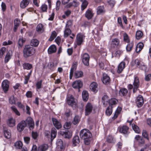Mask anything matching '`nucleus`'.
Instances as JSON below:
<instances>
[{
    "instance_id": "obj_1",
    "label": "nucleus",
    "mask_w": 151,
    "mask_h": 151,
    "mask_svg": "<svg viewBox=\"0 0 151 151\" xmlns=\"http://www.w3.org/2000/svg\"><path fill=\"white\" fill-rule=\"evenodd\" d=\"M35 52V49L32 46L29 45H26L23 51V56L25 58H28L33 55Z\"/></svg>"
},
{
    "instance_id": "obj_2",
    "label": "nucleus",
    "mask_w": 151,
    "mask_h": 151,
    "mask_svg": "<svg viewBox=\"0 0 151 151\" xmlns=\"http://www.w3.org/2000/svg\"><path fill=\"white\" fill-rule=\"evenodd\" d=\"M80 138L82 139L91 138V134L88 130L86 129H83L80 132Z\"/></svg>"
},
{
    "instance_id": "obj_3",
    "label": "nucleus",
    "mask_w": 151,
    "mask_h": 151,
    "mask_svg": "<svg viewBox=\"0 0 151 151\" xmlns=\"http://www.w3.org/2000/svg\"><path fill=\"white\" fill-rule=\"evenodd\" d=\"M120 41L117 38L113 39L112 40L109 47V50L111 51H113L119 45Z\"/></svg>"
},
{
    "instance_id": "obj_4",
    "label": "nucleus",
    "mask_w": 151,
    "mask_h": 151,
    "mask_svg": "<svg viewBox=\"0 0 151 151\" xmlns=\"http://www.w3.org/2000/svg\"><path fill=\"white\" fill-rule=\"evenodd\" d=\"M90 59L89 55L87 53H85L82 56V59L83 63L86 66L89 65V62Z\"/></svg>"
},
{
    "instance_id": "obj_5",
    "label": "nucleus",
    "mask_w": 151,
    "mask_h": 151,
    "mask_svg": "<svg viewBox=\"0 0 151 151\" xmlns=\"http://www.w3.org/2000/svg\"><path fill=\"white\" fill-rule=\"evenodd\" d=\"M1 86L4 92L5 93H6L8 91L9 87V81L6 80L3 81L2 83Z\"/></svg>"
},
{
    "instance_id": "obj_6",
    "label": "nucleus",
    "mask_w": 151,
    "mask_h": 151,
    "mask_svg": "<svg viewBox=\"0 0 151 151\" xmlns=\"http://www.w3.org/2000/svg\"><path fill=\"white\" fill-rule=\"evenodd\" d=\"M27 124L25 121H22L17 125V129L19 132H22L26 126Z\"/></svg>"
},
{
    "instance_id": "obj_7",
    "label": "nucleus",
    "mask_w": 151,
    "mask_h": 151,
    "mask_svg": "<svg viewBox=\"0 0 151 151\" xmlns=\"http://www.w3.org/2000/svg\"><path fill=\"white\" fill-rule=\"evenodd\" d=\"M135 101L137 106L138 107H141L144 104L143 98L141 95H139Z\"/></svg>"
},
{
    "instance_id": "obj_8",
    "label": "nucleus",
    "mask_w": 151,
    "mask_h": 151,
    "mask_svg": "<svg viewBox=\"0 0 151 151\" xmlns=\"http://www.w3.org/2000/svg\"><path fill=\"white\" fill-rule=\"evenodd\" d=\"M83 83L80 80L76 81L74 82L72 84V87L73 88L78 89V91H80L79 89L81 88L83 86Z\"/></svg>"
},
{
    "instance_id": "obj_9",
    "label": "nucleus",
    "mask_w": 151,
    "mask_h": 151,
    "mask_svg": "<svg viewBox=\"0 0 151 151\" xmlns=\"http://www.w3.org/2000/svg\"><path fill=\"white\" fill-rule=\"evenodd\" d=\"M139 82L138 78L137 77H135L133 83V85L134 86V88L133 89V93H134L136 92L137 90V89L139 87Z\"/></svg>"
},
{
    "instance_id": "obj_10",
    "label": "nucleus",
    "mask_w": 151,
    "mask_h": 151,
    "mask_svg": "<svg viewBox=\"0 0 151 151\" xmlns=\"http://www.w3.org/2000/svg\"><path fill=\"white\" fill-rule=\"evenodd\" d=\"M93 109L92 104L90 103H88L86 106L85 114L87 115H89L92 111Z\"/></svg>"
},
{
    "instance_id": "obj_11",
    "label": "nucleus",
    "mask_w": 151,
    "mask_h": 151,
    "mask_svg": "<svg viewBox=\"0 0 151 151\" xmlns=\"http://www.w3.org/2000/svg\"><path fill=\"white\" fill-rule=\"evenodd\" d=\"M135 139L138 141V145L140 146H142L145 143V141L143 138L141 137L139 135H136L135 137Z\"/></svg>"
},
{
    "instance_id": "obj_12",
    "label": "nucleus",
    "mask_w": 151,
    "mask_h": 151,
    "mask_svg": "<svg viewBox=\"0 0 151 151\" xmlns=\"http://www.w3.org/2000/svg\"><path fill=\"white\" fill-rule=\"evenodd\" d=\"M52 121L54 125L57 129H59L61 128L62 125L61 123L56 119L52 118Z\"/></svg>"
},
{
    "instance_id": "obj_13",
    "label": "nucleus",
    "mask_w": 151,
    "mask_h": 151,
    "mask_svg": "<svg viewBox=\"0 0 151 151\" xmlns=\"http://www.w3.org/2000/svg\"><path fill=\"white\" fill-rule=\"evenodd\" d=\"M26 124L27 123L29 125L30 129H32L34 126V122L32 118L30 117H28L25 121Z\"/></svg>"
},
{
    "instance_id": "obj_14",
    "label": "nucleus",
    "mask_w": 151,
    "mask_h": 151,
    "mask_svg": "<svg viewBox=\"0 0 151 151\" xmlns=\"http://www.w3.org/2000/svg\"><path fill=\"white\" fill-rule=\"evenodd\" d=\"M85 36L82 34H78L77 36V44L78 45H80L83 42V40Z\"/></svg>"
},
{
    "instance_id": "obj_15",
    "label": "nucleus",
    "mask_w": 151,
    "mask_h": 151,
    "mask_svg": "<svg viewBox=\"0 0 151 151\" xmlns=\"http://www.w3.org/2000/svg\"><path fill=\"white\" fill-rule=\"evenodd\" d=\"M102 81L104 84H108L110 81V79L108 75L106 73H104Z\"/></svg>"
},
{
    "instance_id": "obj_16",
    "label": "nucleus",
    "mask_w": 151,
    "mask_h": 151,
    "mask_svg": "<svg viewBox=\"0 0 151 151\" xmlns=\"http://www.w3.org/2000/svg\"><path fill=\"white\" fill-rule=\"evenodd\" d=\"M90 88L91 91L95 93L97 92L98 91L97 84L96 82L92 83L90 85Z\"/></svg>"
},
{
    "instance_id": "obj_17",
    "label": "nucleus",
    "mask_w": 151,
    "mask_h": 151,
    "mask_svg": "<svg viewBox=\"0 0 151 151\" xmlns=\"http://www.w3.org/2000/svg\"><path fill=\"white\" fill-rule=\"evenodd\" d=\"M125 63L124 62H122L119 65L118 67L117 72L119 73H121L125 68Z\"/></svg>"
},
{
    "instance_id": "obj_18",
    "label": "nucleus",
    "mask_w": 151,
    "mask_h": 151,
    "mask_svg": "<svg viewBox=\"0 0 151 151\" xmlns=\"http://www.w3.org/2000/svg\"><path fill=\"white\" fill-rule=\"evenodd\" d=\"M7 124L9 127H13L15 124V120L12 118H9L7 121Z\"/></svg>"
},
{
    "instance_id": "obj_19",
    "label": "nucleus",
    "mask_w": 151,
    "mask_h": 151,
    "mask_svg": "<svg viewBox=\"0 0 151 151\" xmlns=\"http://www.w3.org/2000/svg\"><path fill=\"white\" fill-rule=\"evenodd\" d=\"M129 127L126 126H123L119 128L120 132L123 134H127L129 130Z\"/></svg>"
},
{
    "instance_id": "obj_20",
    "label": "nucleus",
    "mask_w": 151,
    "mask_h": 151,
    "mask_svg": "<svg viewBox=\"0 0 151 151\" xmlns=\"http://www.w3.org/2000/svg\"><path fill=\"white\" fill-rule=\"evenodd\" d=\"M44 30L43 26L42 24H39L36 27V31L39 33L41 34L43 32Z\"/></svg>"
},
{
    "instance_id": "obj_21",
    "label": "nucleus",
    "mask_w": 151,
    "mask_h": 151,
    "mask_svg": "<svg viewBox=\"0 0 151 151\" xmlns=\"http://www.w3.org/2000/svg\"><path fill=\"white\" fill-rule=\"evenodd\" d=\"M48 148V146L47 144H42L39 146L37 148V151H46Z\"/></svg>"
},
{
    "instance_id": "obj_22",
    "label": "nucleus",
    "mask_w": 151,
    "mask_h": 151,
    "mask_svg": "<svg viewBox=\"0 0 151 151\" xmlns=\"http://www.w3.org/2000/svg\"><path fill=\"white\" fill-rule=\"evenodd\" d=\"M67 103L69 105L71 106H73L76 104V103L74 101V99L72 96L68 97Z\"/></svg>"
},
{
    "instance_id": "obj_23",
    "label": "nucleus",
    "mask_w": 151,
    "mask_h": 151,
    "mask_svg": "<svg viewBox=\"0 0 151 151\" xmlns=\"http://www.w3.org/2000/svg\"><path fill=\"white\" fill-rule=\"evenodd\" d=\"M60 134L66 138L69 139L72 136L71 133L68 131L65 132H61Z\"/></svg>"
},
{
    "instance_id": "obj_24",
    "label": "nucleus",
    "mask_w": 151,
    "mask_h": 151,
    "mask_svg": "<svg viewBox=\"0 0 151 151\" xmlns=\"http://www.w3.org/2000/svg\"><path fill=\"white\" fill-rule=\"evenodd\" d=\"M30 0H23L20 4V7L22 9H24L27 7L29 3Z\"/></svg>"
},
{
    "instance_id": "obj_25",
    "label": "nucleus",
    "mask_w": 151,
    "mask_h": 151,
    "mask_svg": "<svg viewBox=\"0 0 151 151\" xmlns=\"http://www.w3.org/2000/svg\"><path fill=\"white\" fill-rule=\"evenodd\" d=\"M57 48L55 46L52 45L50 46L48 49V52L49 54H51L55 52L56 51Z\"/></svg>"
},
{
    "instance_id": "obj_26",
    "label": "nucleus",
    "mask_w": 151,
    "mask_h": 151,
    "mask_svg": "<svg viewBox=\"0 0 151 151\" xmlns=\"http://www.w3.org/2000/svg\"><path fill=\"white\" fill-rule=\"evenodd\" d=\"M85 16L88 19H90L92 18L93 14L91 10L88 9L86 12Z\"/></svg>"
},
{
    "instance_id": "obj_27",
    "label": "nucleus",
    "mask_w": 151,
    "mask_h": 151,
    "mask_svg": "<svg viewBox=\"0 0 151 151\" xmlns=\"http://www.w3.org/2000/svg\"><path fill=\"white\" fill-rule=\"evenodd\" d=\"M4 137L7 139H9L10 138L11 135V134L9 130H8L6 129H4Z\"/></svg>"
},
{
    "instance_id": "obj_28",
    "label": "nucleus",
    "mask_w": 151,
    "mask_h": 151,
    "mask_svg": "<svg viewBox=\"0 0 151 151\" xmlns=\"http://www.w3.org/2000/svg\"><path fill=\"white\" fill-rule=\"evenodd\" d=\"M80 142V139L78 136H76L73 138V143L75 146L78 144Z\"/></svg>"
},
{
    "instance_id": "obj_29",
    "label": "nucleus",
    "mask_w": 151,
    "mask_h": 151,
    "mask_svg": "<svg viewBox=\"0 0 151 151\" xmlns=\"http://www.w3.org/2000/svg\"><path fill=\"white\" fill-rule=\"evenodd\" d=\"M108 96L106 95L104 96L102 98V102L105 106H106L107 104H108L109 99H108Z\"/></svg>"
},
{
    "instance_id": "obj_30",
    "label": "nucleus",
    "mask_w": 151,
    "mask_h": 151,
    "mask_svg": "<svg viewBox=\"0 0 151 151\" xmlns=\"http://www.w3.org/2000/svg\"><path fill=\"white\" fill-rule=\"evenodd\" d=\"M144 45L142 43L139 42L137 45L136 51L137 52H139L143 48Z\"/></svg>"
},
{
    "instance_id": "obj_31",
    "label": "nucleus",
    "mask_w": 151,
    "mask_h": 151,
    "mask_svg": "<svg viewBox=\"0 0 151 151\" xmlns=\"http://www.w3.org/2000/svg\"><path fill=\"white\" fill-rule=\"evenodd\" d=\"M57 134V130L55 128H52L51 130V139H53L56 137Z\"/></svg>"
},
{
    "instance_id": "obj_32",
    "label": "nucleus",
    "mask_w": 151,
    "mask_h": 151,
    "mask_svg": "<svg viewBox=\"0 0 151 151\" xmlns=\"http://www.w3.org/2000/svg\"><path fill=\"white\" fill-rule=\"evenodd\" d=\"M64 32V37H67L71 34V31L70 29V28L65 27Z\"/></svg>"
},
{
    "instance_id": "obj_33",
    "label": "nucleus",
    "mask_w": 151,
    "mask_h": 151,
    "mask_svg": "<svg viewBox=\"0 0 151 151\" xmlns=\"http://www.w3.org/2000/svg\"><path fill=\"white\" fill-rule=\"evenodd\" d=\"M82 96L83 101H86L88 99V95L86 91H83L82 93Z\"/></svg>"
},
{
    "instance_id": "obj_34",
    "label": "nucleus",
    "mask_w": 151,
    "mask_h": 151,
    "mask_svg": "<svg viewBox=\"0 0 151 151\" xmlns=\"http://www.w3.org/2000/svg\"><path fill=\"white\" fill-rule=\"evenodd\" d=\"M97 14H99L105 12L104 6H98L97 9Z\"/></svg>"
},
{
    "instance_id": "obj_35",
    "label": "nucleus",
    "mask_w": 151,
    "mask_h": 151,
    "mask_svg": "<svg viewBox=\"0 0 151 151\" xmlns=\"http://www.w3.org/2000/svg\"><path fill=\"white\" fill-rule=\"evenodd\" d=\"M128 92L126 89L123 88L120 89L119 91V94L121 96H124L127 94Z\"/></svg>"
},
{
    "instance_id": "obj_36",
    "label": "nucleus",
    "mask_w": 151,
    "mask_h": 151,
    "mask_svg": "<svg viewBox=\"0 0 151 151\" xmlns=\"http://www.w3.org/2000/svg\"><path fill=\"white\" fill-rule=\"evenodd\" d=\"M31 46L37 47L39 44V42L36 39H33L31 40Z\"/></svg>"
},
{
    "instance_id": "obj_37",
    "label": "nucleus",
    "mask_w": 151,
    "mask_h": 151,
    "mask_svg": "<svg viewBox=\"0 0 151 151\" xmlns=\"http://www.w3.org/2000/svg\"><path fill=\"white\" fill-rule=\"evenodd\" d=\"M132 128L134 131L137 133H139L140 130L139 127L134 124H132Z\"/></svg>"
},
{
    "instance_id": "obj_38",
    "label": "nucleus",
    "mask_w": 151,
    "mask_h": 151,
    "mask_svg": "<svg viewBox=\"0 0 151 151\" xmlns=\"http://www.w3.org/2000/svg\"><path fill=\"white\" fill-rule=\"evenodd\" d=\"M14 146L16 149H20L22 146V143L21 141H17L15 143Z\"/></svg>"
},
{
    "instance_id": "obj_39",
    "label": "nucleus",
    "mask_w": 151,
    "mask_h": 151,
    "mask_svg": "<svg viewBox=\"0 0 151 151\" xmlns=\"http://www.w3.org/2000/svg\"><path fill=\"white\" fill-rule=\"evenodd\" d=\"M83 75V72L81 71H76L74 74V76L76 78H78L81 77Z\"/></svg>"
},
{
    "instance_id": "obj_40",
    "label": "nucleus",
    "mask_w": 151,
    "mask_h": 151,
    "mask_svg": "<svg viewBox=\"0 0 151 151\" xmlns=\"http://www.w3.org/2000/svg\"><path fill=\"white\" fill-rule=\"evenodd\" d=\"M79 5V3L76 1H73L72 3H70L68 4V6L69 7H70L72 6L75 7H77Z\"/></svg>"
},
{
    "instance_id": "obj_41",
    "label": "nucleus",
    "mask_w": 151,
    "mask_h": 151,
    "mask_svg": "<svg viewBox=\"0 0 151 151\" xmlns=\"http://www.w3.org/2000/svg\"><path fill=\"white\" fill-rule=\"evenodd\" d=\"M23 68L24 69L30 70L32 67V65L29 63H24L23 64Z\"/></svg>"
},
{
    "instance_id": "obj_42",
    "label": "nucleus",
    "mask_w": 151,
    "mask_h": 151,
    "mask_svg": "<svg viewBox=\"0 0 151 151\" xmlns=\"http://www.w3.org/2000/svg\"><path fill=\"white\" fill-rule=\"evenodd\" d=\"M142 35L143 33L141 31H137L136 33V38L137 40H139L142 37Z\"/></svg>"
},
{
    "instance_id": "obj_43",
    "label": "nucleus",
    "mask_w": 151,
    "mask_h": 151,
    "mask_svg": "<svg viewBox=\"0 0 151 151\" xmlns=\"http://www.w3.org/2000/svg\"><path fill=\"white\" fill-rule=\"evenodd\" d=\"M80 120V117L78 116H76L73 119V123L74 124H76L79 122Z\"/></svg>"
},
{
    "instance_id": "obj_44",
    "label": "nucleus",
    "mask_w": 151,
    "mask_h": 151,
    "mask_svg": "<svg viewBox=\"0 0 151 151\" xmlns=\"http://www.w3.org/2000/svg\"><path fill=\"white\" fill-rule=\"evenodd\" d=\"M25 40L22 38H19L18 41V48L21 47L23 45V43L25 42Z\"/></svg>"
},
{
    "instance_id": "obj_45",
    "label": "nucleus",
    "mask_w": 151,
    "mask_h": 151,
    "mask_svg": "<svg viewBox=\"0 0 151 151\" xmlns=\"http://www.w3.org/2000/svg\"><path fill=\"white\" fill-rule=\"evenodd\" d=\"M112 107L109 106L107 107L106 111V114L107 116L110 115L112 113Z\"/></svg>"
},
{
    "instance_id": "obj_46",
    "label": "nucleus",
    "mask_w": 151,
    "mask_h": 151,
    "mask_svg": "<svg viewBox=\"0 0 151 151\" xmlns=\"http://www.w3.org/2000/svg\"><path fill=\"white\" fill-rule=\"evenodd\" d=\"M116 100L115 99H111L109 100L108 104H109V106L111 107L113 105L115 104L116 103Z\"/></svg>"
},
{
    "instance_id": "obj_47",
    "label": "nucleus",
    "mask_w": 151,
    "mask_h": 151,
    "mask_svg": "<svg viewBox=\"0 0 151 151\" xmlns=\"http://www.w3.org/2000/svg\"><path fill=\"white\" fill-rule=\"evenodd\" d=\"M6 49L4 47H3L0 49V58H1L4 54L5 53Z\"/></svg>"
},
{
    "instance_id": "obj_48",
    "label": "nucleus",
    "mask_w": 151,
    "mask_h": 151,
    "mask_svg": "<svg viewBox=\"0 0 151 151\" xmlns=\"http://www.w3.org/2000/svg\"><path fill=\"white\" fill-rule=\"evenodd\" d=\"M57 35V34L56 32L55 31H53L51 34L50 38L49 39V40L50 41H52L56 37Z\"/></svg>"
},
{
    "instance_id": "obj_49",
    "label": "nucleus",
    "mask_w": 151,
    "mask_h": 151,
    "mask_svg": "<svg viewBox=\"0 0 151 151\" xmlns=\"http://www.w3.org/2000/svg\"><path fill=\"white\" fill-rule=\"evenodd\" d=\"M12 110L18 116L20 115L19 112L18 111L17 109L14 106H13L11 107Z\"/></svg>"
},
{
    "instance_id": "obj_50",
    "label": "nucleus",
    "mask_w": 151,
    "mask_h": 151,
    "mask_svg": "<svg viewBox=\"0 0 151 151\" xmlns=\"http://www.w3.org/2000/svg\"><path fill=\"white\" fill-rule=\"evenodd\" d=\"M142 135L145 138H146L147 140H149V138L148 137V135L147 132L145 130H143L142 132Z\"/></svg>"
},
{
    "instance_id": "obj_51",
    "label": "nucleus",
    "mask_w": 151,
    "mask_h": 151,
    "mask_svg": "<svg viewBox=\"0 0 151 151\" xmlns=\"http://www.w3.org/2000/svg\"><path fill=\"white\" fill-rule=\"evenodd\" d=\"M9 103L11 104H15V100L14 96H12L9 99Z\"/></svg>"
},
{
    "instance_id": "obj_52",
    "label": "nucleus",
    "mask_w": 151,
    "mask_h": 151,
    "mask_svg": "<svg viewBox=\"0 0 151 151\" xmlns=\"http://www.w3.org/2000/svg\"><path fill=\"white\" fill-rule=\"evenodd\" d=\"M47 9V6L45 4H42L41 7V9L43 12H46Z\"/></svg>"
},
{
    "instance_id": "obj_53",
    "label": "nucleus",
    "mask_w": 151,
    "mask_h": 151,
    "mask_svg": "<svg viewBox=\"0 0 151 151\" xmlns=\"http://www.w3.org/2000/svg\"><path fill=\"white\" fill-rule=\"evenodd\" d=\"M77 65V63L76 62L73 63L72 65V67L70 71L74 72V70H76Z\"/></svg>"
},
{
    "instance_id": "obj_54",
    "label": "nucleus",
    "mask_w": 151,
    "mask_h": 151,
    "mask_svg": "<svg viewBox=\"0 0 151 151\" xmlns=\"http://www.w3.org/2000/svg\"><path fill=\"white\" fill-rule=\"evenodd\" d=\"M133 46V44L132 43L129 44L126 47V50L128 51H130Z\"/></svg>"
},
{
    "instance_id": "obj_55",
    "label": "nucleus",
    "mask_w": 151,
    "mask_h": 151,
    "mask_svg": "<svg viewBox=\"0 0 151 151\" xmlns=\"http://www.w3.org/2000/svg\"><path fill=\"white\" fill-rule=\"evenodd\" d=\"M11 58V56L10 55V53L9 52H8L6 54L5 58V62L6 63H7Z\"/></svg>"
},
{
    "instance_id": "obj_56",
    "label": "nucleus",
    "mask_w": 151,
    "mask_h": 151,
    "mask_svg": "<svg viewBox=\"0 0 151 151\" xmlns=\"http://www.w3.org/2000/svg\"><path fill=\"white\" fill-rule=\"evenodd\" d=\"M88 4V3L87 1L82 2V4L81 5V10H83L86 9V8Z\"/></svg>"
},
{
    "instance_id": "obj_57",
    "label": "nucleus",
    "mask_w": 151,
    "mask_h": 151,
    "mask_svg": "<svg viewBox=\"0 0 151 151\" xmlns=\"http://www.w3.org/2000/svg\"><path fill=\"white\" fill-rule=\"evenodd\" d=\"M32 137L34 139H36L38 136V134L37 132H32Z\"/></svg>"
},
{
    "instance_id": "obj_58",
    "label": "nucleus",
    "mask_w": 151,
    "mask_h": 151,
    "mask_svg": "<svg viewBox=\"0 0 151 151\" xmlns=\"http://www.w3.org/2000/svg\"><path fill=\"white\" fill-rule=\"evenodd\" d=\"M42 80H40L38 81L36 84V86L37 89H40L41 88Z\"/></svg>"
},
{
    "instance_id": "obj_59",
    "label": "nucleus",
    "mask_w": 151,
    "mask_h": 151,
    "mask_svg": "<svg viewBox=\"0 0 151 151\" xmlns=\"http://www.w3.org/2000/svg\"><path fill=\"white\" fill-rule=\"evenodd\" d=\"M73 22L71 20L68 21L66 24L65 27L70 28L72 25Z\"/></svg>"
},
{
    "instance_id": "obj_60",
    "label": "nucleus",
    "mask_w": 151,
    "mask_h": 151,
    "mask_svg": "<svg viewBox=\"0 0 151 151\" xmlns=\"http://www.w3.org/2000/svg\"><path fill=\"white\" fill-rule=\"evenodd\" d=\"M71 127V123L70 122H66L65 123L64 127L66 129H69Z\"/></svg>"
},
{
    "instance_id": "obj_61",
    "label": "nucleus",
    "mask_w": 151,
    "mask_h": 151,
    "mask_svg": "<svg viewBox=\"0 0 151 151\" xmlns=\"http://www.w3.org/2000/svg\"><path fill=\"white\" fill-rule=\"evenodd\" d=\"M61 4V2L59 0H58L56 3V10L58 11L59 10Z\"/></svg>"
},
{
    "instance_id": "obj_62",
    "label": "nucleus",
    "mask_w": 151,
    "mask_h": 151,
    "mask_svg": "<svg viewBox=\"0 0 151 151\" xmlns=\"http://www.w3.org/2000/svg\"><path fill=\"white\" fill-rule=\"evenodd\" d=\"M124 41L127 42H128L129 41L128 36V35L125 33L124 34Z\"/></svg>"
},
{
    "instance_id": "obj_63",
    "label": "nucleus",
    "mask_w": 151,
    "mask_h": 151,
    "mask_svg": "<svg viewBox=\"0 0 151 151\" xmlns=\"http://www.w3.org/2000/svg\"><path fill=\"white\" fill-rule=\"evenodd\" d=\"M58 146H60V148H62L63 146V142L60 139L57 142Z\"/></svg>"
},
{
    "instance_id": "obj_64",
    "label": "nucleus",
    "mask_w": 151,
    "mask_h": 151,
    "mask_svg": "<svg viewBox=\"0 0 151 151\" xmlns=\"http://www.w3.org/2000/svg\"><path fill=\"white\" fill-rule=\"evenodd\" d=\"M20 23V21L19 19H16L14 21V25L19 26Z\"/></svg>"
}]
</instances>
